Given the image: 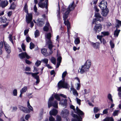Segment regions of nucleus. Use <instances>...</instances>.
Instances as JSON below:
<instances>
[{"label": "nucleus", "mask_w": 121, "mask_h": 121, "mask_svg": "<svg viewBox=\"0 0 121 121\" xmlns=\"http://www.w3.org/2000/svg\"><path fill=\"white\" fill-rule=\"evenodd\" d=\"M91 61L88 60L84 65L81 66V67L78 70V72L81 74H83L88 71L91 66Z\"/></svg>", "instance_id": "f257e3e1"}, {"label": "nucleus", "mask_w": 121, "mask_h": 121, "mask_svg": "<svg viewBox=\"0 0 121 121\" xmlns=\"http://www.w3.org/2000/svg\"><path fill=\"white\" fill-rule=\"evenodd\" d=\"M67 74L66 71L64 72L62 74V79L60 81L58 84V88L59 89L62 88H67L68 86V84L67 82H65V77L66 76Z\"/></svg>", "instance_id": "f03ea898"}, {"label": "nucleus", "mask_w": 121, "mask_h": 121, "mask_svg": "<svg viewBox=\"0 0 121 121\" xmlns=\"http://www.w3.org/2000/svg\"><path fill=\"white\" fill-rule=\"evenodd\" d=\"M76 6V5H75L74 1H73L69 6L67 10L65 13V17H64V19L68 17V14L70 11L73 10Z\"/></svg>", "instance_id": "7ed1b4c3"}, {"label": "nucleus", "mask_w": 121, "mask_h": 121, "mask_svg": "<svg viewBox=\"0 0 121 121\" xmlns=\"http://www.w3.org/2000/svg\"><path fill=\"white\" fill-rule=\"evenodd\" d=\"M54 99H49L48 102V107L49 108L52 106L56 108H58V103L56 101H54Z\"/></svg>", "instance_id": "20e7f679"}, {"label": "nucleus", "mask_w": 121, "mask_h": 121, "mask_svg": "<svg viewBox=\"0 0 121 121\" xmlns=\"http://www.w3.org/2000/svg\"><path fill=\"white\" fill-rule=\"evenodd\" d=\"M40 0V2L38 4L39 6L42 8L45 7L47 10H48L47 2L48 0Z\"/></svg>", "instance_id": "39448f33"}, {"label": "nucleus", "mask_w": 121, "mask_h": 121, "mask_svg": "<svg viewBox=\"0 0 121 121\" xmlns=\"http://www.w3.org/2000/svg\"><path fill=\"white\" fill-rule=\"evenodd\" d=\"M18 56L21 59H23L25 58L29 59L30 58V57L25 52L20 53Z\"/></svg>", "instance_id": "423d86ee"}, {"label": "nucleus", "mask_w": 121, "mask_h": 121, "mask_svg": "<svg viewBox=\"0 0 121 121\" xmlns=\"http://www.w3.org/2000/svg\"><path fill=\"white\" fill-rule=\"evenodd\" d=\"M61 96L64 98H67L66 96L63 94H56L55 93L52 94V96L50 97L49 98H60V96Z\"/></svg>", "instance_id": "0eeeda50"}, {"label": "nucleus", "mask_w": 121, "mask_h": 121, "mask_svg": "<svg viewBox=\"0 0 121 121\" xmlns=\"http://www.w3.org/2000/svg\"><path fill=\"white\" fill-rule=\"evenodd\" d=\"M65 13L64 15H63V19L64 21V23L67 26L68 34H69L70 33L69 29L70 27V24L69 21H66V19L67 17L65 19H64V17H65Z\"/></svg>", "instance_id": "6e6552de"}, {"label": "nucleus", "mask_w": 121, "mask_h": 121, "mask_svg": "<svg viewBox=\"0 0 121 121\" xmlns=\"http://www.w3.org/2000/svg\"><path fill=\"white\" fill-rule=\"evenodd\" d=\"M102 28V26L101 24H96L94 27V30L96 33H98L101 31Z\"/></svg>", "instance_id": "1a4fd4ad"}, {"label": "nucleus", "mask_w": 121, "mask_h": 121, "mask_svg": "<svg viewBox=\"0 0 121 121\" xmlns=\"http://www.w3.org/2000/svg\"><path fill=\"white\" fill-rule=\"evenodd\" d=\"M72 116L74 118L72 119V121H82L80 120H82V118L81 116H79V117L77 115L72 114Z\"/></svg>", "instance_id": "9d476101"}, {"label": "nucleus", "mask_w": 121, "mask_h": 121, "mask_svg": "<svg viewBox=\"0 0 121 121\" xmlns=\"http://www.w3.org/2000/svg\"><path fill=\"white\" fill-rule=\"evenodd\" d=\"M61 113L62 117L65 118L69 115V111L68 110L65 109L62 111Z\"/></svg>", "instance_id": "9b49d317"}, {"label": "nucleus", "mask_w": 121, "mask_h": 121, "mask_svg": "<svg viewBox=\"0 0 121 121\" xmlns=\"http://www.w3.org/2000/svg\"><path fill=\"white\" fill-rule=\"evenodd\" d=\"M4 46L5 50L7 53L9 54L11 52V48L9 45L6 43H4Z\"/></svg>", "instance_id": "f8f14e48"}, {"label": "nucleus", "mask_w": 121, "mask_h": 121, "mask_svg": "<svg viewBox=\"0 0 121 121\" xmlns=\"http://www.w3.org/2000/svg\"><path fill=\"white\" fill-rule=\"evenodd\" d=\"M74 112L76 113H77L79 116H82L84 115V113L79 109L77 106V107L76 110L75 111H74Z\"/></svg>", "instance_id": "ddd939ff"}, {"label": "nucleus", "mask_w": 121, "mask_h": 121, "mask_svg": "<svg viewBox=\"0 0 121 121\" xmlns=\"http://www.w3.org/2000/svg\"><path fill=\"white\" fill-rule=\"evenodd\" d=\"M32 18V14L31 13L28 14V16H26V19L27 22L29 23L31 21Z\"/></svg>", "instance_id": "4468645a"}, {"label": "nucleus", "mask_w": 121, "mask_h": 121, "mask_svg": "<svg viewBox=\"0 0 121 121\" xmlns=\"http://www.w3.org/2000/svg\"><path fill=\"white\" fill-rule=\"evenodd\" d=\"M105 1L103 0L99 4V6L101 9L102 10L106 9L107 6L105 4Z\"/></svg>", "instance_id": "2eb2a0df"}, {"label": "nucleus", "mask_w": 121, "mask_h": 121, "mask_svg": "<svg viewBox=\"0 0 121 121\" xmlns=\"http://www.w3.org/2000/svg\"><path fill=\"white\" fill-rule=\"evenodd\" d=\"M8 3L7 0H3L1 2L0 5L2 8H4L8 5Z\"/></svg>", "instance_id": "dca6fc26"}, {"label": "nucleus", "mask_w": 121, "mask_h": 121, "mask_svg": "<svg viewBox=\"0 0 121 121\" xmlns=\"http://www.w3.org/2000/svg\"><path fill=\"white\" fill-rule=\"evenodd\" d=\"M19 108L20 110L25 113H28L30 112L29 109L26 108L24 107L21 106H20Z\"/></svg>", "instance_id": "f3484780"}, {"label": "nucleus", "mask_w": 121, "mask_h": 121, "mask_svg": "<svg viewBox=\"0 0 121 121\" xmlns=\"http://www.w3.org/2000/svg\"><path fill=\"white\" fill-rule=\"evenodd\" d=\"M49 43H50L48 44V47L50 51V52H49V55H50L52 54L53 52L52 48V47L54 46L52 45V42H51V41H50Z\"/></svg>", "instance_id": "a211bd4d"}, {"label": "nucleus", "mask_w": 121, "mask_h": 121, "mask_svg": "<svg viewBox=\"0 0 121 121\" xmlns=\"http://www.w3.org/2000/svg\"><path fill=\"white\" fill-rule=\"evenodd\" d=\"M108 12L109 10L107 8L102 10L101 13L102 15L106 17L108 14Z\"/></svg>", "instance_id": "6ab92c4d"}, {"label": "nucleus", "mask_w": 121, "mask_h": 121, "mask_svg": "<svg viewBox=\"0 0 121 121\" xmlns=\"http://www.w3.org/2000/svg\"><path fill=\"white\" fill-rule=\"evenodd\" d=\"M58 112L55 109H53L52 110L50 111L49 114L51 116H55Z\"/></svg>", "instance_id": "aec40b11"}, {"label": "nucleus", "mask_w": 121, "mask_h": 121, "mask_svg": "<svg viewBox=\"0 0 121 121\" xmlns=\"http://www.w3.org/2000/svg\"><path fill=\"white\" fill-rule=\"evenodd\" d=\"M51 27L50 26L49 23L48 22H47L45 26L43 28V30L46 31H47L49 29L51 28Z\"/></svg>", "instance_id": "412c9836"}, {"label": "nucleus", "mask_w": 121, "mask_h": 121, "mask_svg": "<svg viewBox=\"0 0 121 121\" xmlns=\"http://www.w3.org/2000/svg\"><path fill=\"white\" fill-rule=\"evenodd\" d=\"M91 44L94 48L96 49H98L99 48L100 43L98 42H96V43L92 42L91 43Z\"/></svg>", "instance_id": "4be33fe9"}, {"label": "nucleus", "mask_w": 121, "mask_h": 121, "mask_svg": "<svg viewBox=\"0 0 121 121\" xmlns=\"http://www.w3.org/2000/svg\"><path fill=\"white\" fill-rule=\"evenodd\" d=\"M70 89L71 91L72 92L73 95L76 97L78 96V94L76 90L72 87H71Z\"/></svg>", "instance_id": "5701e85b"}, {"label": "nucleus", "mask_w": 121, "mask_h": 121, "mask_svg": "<svg viewBox=\"0 0 121 121\" xmlns=\"http://www.w3.org/2000/svg\"><path fill=\"white\" fill-rule=\"evenodd\" d=\"M103 18L102 17V18H99L97 17L96 18L94 19L93 20L92 24H96V22L97 21H99L100 22L101 21H103Z\"/></svg>", "instance_id": "b1692460"}, {"label": "nucleus", "mask_w": 121, "mask_h": 121, "mask_svg": "<svg viewBox=\"0 0 121 121\" xmlns=\"http://www.w3.org/2000/svg\"><path fill=\"white\" fill-rule=\"evenodd\" d=\"M41 52L42 54L45 56H47L48 55V54L46 49L43 48L41 49Z\"/></svg>", "instance_id": "393cba45"}, {"label": "nucleus", "mask_w": 121, "mask_h": 121, "mask_svg": "<svg viewBox=\"0 0 121 121\" xmlns=\"http://www.w3.org/2000/svg\"><path fill=\"white\" fill-rule=\"evenodd\" d=\"M51 34L50 33H48L46 35V38L48 40H46L47 43L48 44H49L50 43L49 42L50 41H51V42H52L51 40H50L51 38Z\"/></svg>", "instance_id": "a878e982"}, {"label": "nucleus", "mask_w": 121, "mask_h": 121, "mask_svg": "<svg viewBox=\"0 0 121 121\" xmlns=\"http://www.w3.org/2000/svg\"><path fill=\"white\" fill-rule=\"evenodd\" d=\"M67 100L66 99H62L60 102V104H61V105L63 106H66L67 104Z\"/></svg>", "instance_id": "bb28decb"}, {"label": "nucleus", "mask_w": 121, "mask_h": 121, "mask_svg": "<svg viewBox=\"0 0 121 121\" xmlns=\"http://www.w3.org/2000/svg\"><path fill=\"white\" fill-rule=\"evenodd\" d=\"M116 23L115 26L117 27V28H118L121 26V21L117 19L116 20Z\"/></svg>", "instance_id": "cd10ccee"}, {"label": "nucleus", "mask_w": 121, "mask_h": 121, "mask_svg": "<svg viewBox=\"0 0 121 121\" xmlns=\"http://www.w3.org/2000/svg\"><path fill=\"white\" fill-rule=\"evenodd\" d=\"M78 81V82L77 83V85L76 86V88L77 90H79L80 87V80L77 77L75 78Z\"/></svg>", "instance_id": "c85d7f7f"}, {"label": "nucleus", "mask_w": 121, "mask_h": 121, "mask_svg": "<svg viewBox=\"0 0 121 121\" xmlns=\"http://www.w3.org/2000/svg\"><path fill=\"white\" fill-rule=\"evenodd\" d=\"M27 90V87L24 86L20 90V92L21 93H24Z\"/></svg>", "instance_id": "c756f323"}, {"label": "nucleus", "mask_w": 121, "mask_h": 121, "mask_svg": "<svg viewBox=\"0 0 121 121\" xmlns=\"http://www.w3.org/2000/svg\"><path fill=\"white\" fill-rule=\"evenodd\" d=\"M7 21V19L5 17H1L0 18V21L2 22L5 23Z\"/></svg>", "instance_id": "7c9ffc66"}, {"label": "nucleus", "mask_w": 121, "mask_h": 121, "mask_svg": "<svg viewBox=\"0 0 121 121\" xmlns=\"http://www.w3.org/2000/svg\"><path fill=\"white\" fill-rule=\"evenodd\" d=\"M104 121H114V119L111 117H106L103 120Z\"/></svg>", "instance_id": "2f4dec72"}, {"label": "nucleus", "mask_w": 121, "mask_h": 121, "mask_svg": "<svg viewBox=\"0 0 121 121\" xmlns=\"http://www.w3.org/2000/svg\"><path fill=\"white\" fill-rule=\"evenodd\" d=\"M120 31V30H117V28L116 29L114 33V35L115 37H117L118 36Z\"/></svg>", "instance_id": "473e14b6"}, {"label": "nucleus", "mask_w": 121, "mask_h": 121, "mask_svg": "<svg viewBox=\"0 0 121 121\" xmlns=\"http://www.w3.org/2000/svg\"><path fill=\"white\" fill-rule=\"evenodd\" d=\"M74 43L76 45L80 43V38L79 37H77L75 39L74 41Z\"/></svg>", "instance_id": "72a5a7b5"}, {"label": "nucleus", "mask_w": 121, "mask_h": 121, "mask_svg": "<svg viewBox=\"0 0 121 121\" xmlns=\"http://www.w3.org/2000/svg\"><path fill=\"white\" fill-rule=\"evenodd\" d=\"M51 62L54 64L55 65L56 63V59L55 58L52 57L51 59Z\"/></svg>", "instance_id": "f704fd0d"}, {"label": "nucleus", "mask_w": 121, "mask_h": 121, "mask_svg": "<svg viewBox=\"0 0 121 121\" xmlns=\"http://www.w3.org/2000/svg\"><path fill=\"white\" fill-rule=\"evenodd\" d=\"M27 107L30 109V110L31 111H33V108L30 105L29 101H27Z\"/></svg>", "instance_id": "c9c22d12"}, {"label": "nucleus", "mask_w": 121, "mask_h": 121, "mask_svg": "<svg viewBox=\"0 0 121 121\" xmlns=\"http://www.w3.org/2000/svg\"><path fill=\"white\" fill-rule=\"evenodd\" d=\"M16 6V5L14 2H13L9 8L11 9H15Z\"/></svg>", "instance_id": "e433bc0d"}, {"label": "nucleus", "mask_w": 121, "mask_h": 121, "mask_svg": "<svg viewBox=\"0 0 121 121\" xmlns=\"http://www.w3.org/2000/svg\"><path fill=\"white\" fill-rule=\"evenodd\" d=\"M117 91L118 92V94L119 96L121 97V86L118 87Z\"/></svg>", "instance_id": "4c0bfd02"}, {"label": "nucleus", "mask_w": 121, "mask_h": 121, "mask_svg": "<svg viewBox=\"0 0 121 121\" xmlns=\"http://www.w3.org/2000/svg\"><path fill=\"white\" fill-rule=\"evenodd\" d=\"M34 78L36 80V83H34L35 85H37L40 82L39 79V76H36Z\"/></svg>", "instance_id": "58836bf2"}, {"label": "nucleus", "mask_w": 121, "mask_h": 121, "mask_svg": "<svg viewBox=\"0 0 121 121\" xmlns=\"http://www.w3.org/2000/svg\"><path fill=\"white\" fill-rule=\"evenodd\" d=\"M83 94L85 95L86 94L89 93L90 92V90H87L85 89L83 91H82Z\"/></svg>", "instance_id": "ea45409f"}, {"label": "nucleus", "mask_w": 121, "mask_h": 121, "mask_svg": "<svg viewBox=\"0 0 121 121\" xmlns=\"http://www.w3.org/2000/svg\"><path fill=\"white\" fill-rule=\"evenodd\" d=\"M58 8H59L58 10H57V17L58 19H60V7H59V5Z\"/></svg>", "instance_id": "a19ab883"}, {"label": "nucleus", "mask_w": 121, "mask_h": 121, "mask_svg": "<svg viewBox=\"0 0 121 121\" xmlns=\"http://www.w3.org/2000/svg\"><path fill=\"white\" fill-rule=\"evenodd\" d=\"M43 109H42L41 110V111L39 113V116L40 117L41 119L42 118L43 115Z\"/></svg>", "instance_id": "79ce46f5"}, {"label": "nucleus", "mask_w": 121, "mask_h": 121, "mask_svg": "<svg viewBox=\"0 0 121 121\" xmlns=\"http://www.w3.org/2000/svg\"><path fill=\"white\" fill-rule=\"evenodd\" d=\"M35 37H36L39 35V33L38 30H37L35 31Z\"/></svg>", "instance_id": "37998d69"}, {"label": "nucleus", "mask_w": 121, "mask_h": 121, "mask_svg": "<svg viewBox=\"0 0 121 121\" xmlns=\"http://www.w3.org/2000/svg\"><path fill=\"white\" fill-rule=\"evenodd\" d=\"M48 59H47L45 58L42 60V62L44 63L47 64H48Z\"/></svg>", "instance_id": "c03bdc74"}, {"label": "nucleus", "mask_w": 121, "mask_h": 121, "mask_svg": "<svg viewBox=\"0 0 121 121\" xmlns=\"http://www.w3.org/2000/svg\"><path fill=\"white\" fill-rule=\"evenodd\" d=\"M41 61L37 60L35 64V65L37 67L39 66L41 64Z\"/></svg>", "instance_id": "a18cd8bd"}, {"label": "nucleus", "mask_w": 121, "mask_h": 121, "mask_svg": "<svg viewBox=\"0 0 121 121\" xmlns=\"http://www.w3.org/2000/svg\"><path fill=\"white\" fill-rule=\"evenodd\" d=\"M12 34H9V40L10 41L12 42V43L13 44V40L12 38Z\"/></svg>", "instance_id": "49530a36"}, {"label": "nucleus", "mask_w": 121, "mask_h": 121, "mask_svg": "<svg viewBox=\"0 0 121 121\" xmlns=\"http://www.w3.org/2000/svg\"><path fill=\"white\" fill-rule=\"evenodd\" d=\"M99 110V109L97 107H95L94 108V112L95 113L97 112Z\"/></svg>", "instance_id": "de8ad7c7"}, {"label": "nucleus", "mask_w": 121, "mask_h": 121, "mask_svg": "<svg viewBox=\"0 0 121 121\" xmlns=\"http://www.w3.org/2000/svg\"><path fill=\"white\" fill-rule=\"evenodd\" d=\"M95 17L97 18H102V17L100 14L98 13H95Z\"/></svg>", "instance_id": "09e8293b"}, {"label": "nucleus", "mask_w": 121, "mask_h": 121, "mask_svg": "<svg viewBox=\"0 0 121 121\" xmlns=\"http://www.w3.org/2000/svg\"><path fill=\"white\" fill-rule=\"evenodd\" d=\"M103 37V35H97V38L99 39L101 42V43H102V39Z\"/></svg>", "instance_id": "8fccbe9b"}, {"label": "nucleus", "mask_w": 121, "mask_h": 121, "mask_svg": "<svg viewBox=\"0 0 121 121\" xmlns=\"http://www.w3.org/2000/svg\"><path fill=\"white\" fill-rule=\"evenodd\" d=\"M34 44L32 42L30 43V48L32 49L34 48Z\"/></svg>", "instance_id": "3c124183"}, {"label": "nucleus", "mask_w": 121, "mask_h": 121, "mask_svg": "<svg viewBox=\"0 0 121 121\" xmlns=\"http://www.w3.org/2000/svg\"><path fill=\"white\" fill-rule=\"evenodd\" d=\"M101 34L104 36L108 35L109 34V33L108 32H101Z\"/></svg>", "instance_id": "603ef678"}, {"label": "nucleus", "mask_w": 121, "mask_h": 121, "mask_svg": "<svg viewBox=\"0 0 121 121\" xmlns=\"http://www.w3.org/2000/svg\"><path fill=\"white\" fill-rule=\"evenodd\" d=\"M62 58L61 56L58 57L57 59V63H60L61 60Z\"/></svg>", "instance_id": "864d4df0"}, {"label": "nucleus", "mask_w": 121, "mask_h": 121, "mask_svg": "<svg viewBox=\"0 0 121 121\" xmlns=\"http://www.w3.org/2000/svg\"><path fill=\"white\" fill-rule=\"evenodd\" d=\"M39 73L38 72L35 73H32V76L34 78L36 76H39L38 75Z\"/></svg>", "instance_id": "5fc2aeb1"}, {"label": "nucleus", "mask_w": 121, "mask_h": 121, "mask_svg": "<svg viewBox=\"0 0 121 121\" xmlns=\"http://www.w3.org/2000/svg\"><path fill=\"white\" fill-rule=\"evenodd\" d=\"M110 43L111 48H113L114 47V44L113 42L112 41H110Z\"/></svg>", "instance_id": "6e6d98bb"}, {"label": "nucleus", "mask_w": 121, "mask_h": 121, "mask_svg": "<svg viewBox=\"0 0 121 121\" xmlns=\"http://www.w3.org/2000/svg\"><path fill=\"white\" fill-rule=\"evenodd\" d=\"M49 121H54L55 119L53 117L51 116L49 117Z\"/></svg>", "instance_id": "4d7b16f0"}, {"label": "nucleus", "mask_w": 121, "mask_h": 121, "mask_svg": "<svg viewBox=\"0 0 121 121\" xmlns=\"http://www.w3.org/2000/svg\"><path fill=\"white\" fill-rule=\"evenodd\" d=\"M61 117L57 115L56 116V121H61Z\"/></svg>", "instance_id": "13d9d810"}, {"label": "nucleus", "mask_w": 121, "mask_h": 121, "mask_svg": "<svg viewBox=\"0 0 121 121\" xmlns=\"http://www.w3.org/2000/svg\"><path fill=\"white\" fill-rule=\"evenodd\" d=\"M13 93L14 95L16 96L17 94V90L15 89L13 91Z\"/></svg>", "instance_id": "bf43d9fd"}, {"label": "nucleus", "mask_w": 121, "mask_h": 121, "mask_svg": "<svg viewBox=\"0 0 121 121\" xmlns=\"http://www.w3.org/2000/svg\"><path fill=\"white\" fill-rule=\"evenodd\" d=\"M119 111L118 110H116L114 111L113 113V115L114 116H115L117 115H118V113Z\"/></svg>", "instance_id": "052dcab7"}, {"label": "nucleus", "mask_w": 121, "mask_h": 121, "mask_svg": "<svg viewBox=\"0 0 121 121\" xmlns=\"http://www.w3.org/2000/svg\"><path fill=\"white\" fill-rule=\"evenodd\" d=\"M108 109H106L104 110L103 111V113L104 114H106L108 113Z\"/></svg>", "instance_id": "680f3d73"}, {"label": "nucleus", "mask_w": 121, "mask_h": 121, "mask_svg": "<svg viewBox=\"0 0 121 121\" xmlns=\"http://www.w3.org/2000/svg\"><path fill=\"white\" fill-rule=\"evenodd\" d=\"M26 40L27 42H29L30 41L31 39L30 37H26Z\"/></svg>", "instance_id": "e2e57ef3"}, {"label": "nucleus", "mask_w": 121, "mask_h": 121, "mask_svg": "<svg viewBox=\"0 0 121 121\" xmlns=\"http://www.w3.org/2000/svg\"><path fill=\"white\" fill-rule=\"evenodd\" d=\"M3 41H1L0 42V49H1L3 48Z\"/></svg>", "instance_id": "0e129e2a"}, {"label": "nucleus", "mask_w": 121, "mask_h": 121, "mask_svg": "<svg viewBox=\"0 0 121 121\" xmlns=\"http://www.w3.org/2000/svg\"><path fill=\"white\" fill-rule=\"evenodd\" d=\"M25 70L26 71H30V68L28 67H26L25 69Z\"/></svg>", "instance_id": "69168bd1"}, {"label": "nucleus", "mask_w": 121, "mask_h": 121, "mask_svg": "<svg viewBox=\"0 0 121 121\" xmlns=\"http://www.w3.org/2000/svg\"><path fill=\"white\" fill-rule=\"evenodd\" d=\"M38 22H39L38 23V25L39 26H41L43 25V23L42 22H40L39 21H38Z\"/></svg>", "instance_id": "338daca9"}, {"label": "nucleus", "mask_w": 121, "mask_h": 121, "mask_svg": "<svg viewBox=\"0 0 121 121\" xmlns=\"http://www.w3.org/2000/svg\"><path fill=\"white\" fill-rule=\"evenodd\" d=\"M34 69L33 70V72H36L38 71V68H36L35 66L34 67Z\"/></svg>", "instance_id": "774afa93"}]
</instances>
